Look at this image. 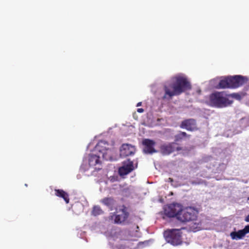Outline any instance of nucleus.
Instances as JSON below:
<instances>
[{"mask_svg":"<svg viewBox=\"0 0 249 249\" xmlns=\"http://www.w3.org/2000/svg\"><path fill=\"white\" fill-rule=\"evenodd\" d=\"M181 232L178 229H168L163 232L164 237L168 243L173 246L182 244Z\"/></svg>","mask_w":249,"mask_h":249,"instance_id":"4","label":"nucleus"},{"mask_svg":"<svg viewBox=\"0 0 249 249\" xmlns=\"http://www.w3.org/2000/svg\"><path fill=\"white\" fill-rule=\"evenodd\" d=\"M175 142L164 143L160 147V152L163 155H168L175 151H180L182 149L180 146H176Z\"/></svg>","mask_w":249,"mask_h":249,"instance_id":"7","label":"nucleus"},{"mask_svg":"<svg viewBox=\"0 0 249 249\" xmlns=\"http://www.w3.org/2000/svg\"><path fill=\"white\" fill-rule=\"evenodd\" d=\"M198 213V211L194 207H187L184 209L181 207L178 220L183 223L193 221L196 219Z\"/></svg>","mask_w":249,"mask_h":249,"instance_id":"3","label":"nucleus"},{"mask_svg":"<svg viewBox=\"0 0 249 249\" xmlns=\"http://www.w3.org/2000/svg\"><path fill=\"white\" fill-rule=\"evenodd\" d=\"M182 206L178 203H172L166 206L164 208V213L169 217H176L178 219V214L181 211Z\"/></svg>","mask_w":249,"mask_h":249,"instance_id":"6","label":"nucleus"},{"mask_svg":"<svg viewBox=\"0 0 249 249\" xmlns=\"http://www.w3.org/2000/svg\"><path fill=\"white\" fill-rule=\"evenodd\" d=\"M104 213L101 207L99 206H94L91 211L92 215L94 216H97L103 214Z\"/></svg>","mask_w":249,"mask_h":249,"instance_id":"20","label":"nucleus"},{"mask_svg":"<svg viewBox=\"0 0 249 249\" xmlns=\"http://www.w3.org/2000/svg\"><path fill=\"white\" fill-rule=\"evenodd\" d=\"M142 143L144 146L143 152L144 153L153 154L157 152L154 148L156 142L153 140L145 139L142 141Z\"/></svg>","mask_w":249,"mask_h":249,"instance_id":"11","label":"nucleus"},{"mask_svg":"<svg viewBox=\"0 0 249 249\" xmlns=\"http://www.w3.org/2000/svg\"><path fill=\"white\" fill-rule=\"evenodd\" d=\"M232 103L233 101L230 100L224 91L214 92L209 97V104L213 107L223 108L231 106Z\"/></svg>","mask_w":249,"mask_h":249,"instance_id":"2","label":"nucleus"},{"mask_svg":"<svg viewBox=\"0 0 249 249\" xmlns=\"http://www.w3.org/2000/svg\"><path fill=\"white\" fill-rule=\"evenodd\" d=\"M247 202L249 204V197L248 198Z\"/></svg>","mask_w":249,"mask_h":249,"instance_id":"29","label":"nucleus"},{"mask_svg":"<svg viewBox=\"0 0 249 249\" xmlns=\"http://www.w3.org/2000/svg\"><path fill=\"white\" fill-rule=\"evenodd\" d=\"M244 229L246 234L249 233V225L246 226Z\"/></svg>","mask_w":249,"mask_h":249,"instance_id":"22","label":"nucleus"},{"mask_svg":"<svg viewBox=\"0 0 249 249\" xmlns=\"http://www.w3.org/2000/svg\"><path fill=\"white\" fill-rule=\"evenodd\" d=\"M101 156L100 155H97L91 154L89 155V163L90 166H95L99 165L101 166V161L100 160Z\"/></svg>","mask_w":249,"mask_h":249,"instance_id":"14","label":"nucleus"},{"mask_svg":"<svg viewBox=\"0 0 249 249\" xmlns=\"http://www.w3.org/2000/svg\"><path fill=\"white\" fill-rule=\"evenodd\" d=\"M190 82L186 77L177 76L175 77V81L169 84L164 86L165 92L162 99H170L174 96H178L186 90L191 89Z\"/></svg>","mask_w":249,"mask_h":249,"instance_id":"1","label":"nucleus"},{"mask_svg":"<svg viewBox=\"0 0 249 249\" xmlns=\"http://www.w3.org/2000/svg\"><path fill=\"white\" fill-rule=\"evenodd\" d=\"M101 201L105 205L110 208L111 210H112V208L115 204V200L111 197L104 198Z\"/></svg>","mask_w":249,"mask_h":249,"instance_id":"18","label":"nucleus"},{"mask_svg":"<svg viewBox=\"0 0 249 249\" xmlns=\"http://www.w3.org/2000/svg\"><path fill=\"white\" fill-rule=\"evenodd\" d=\"M134 169L133 162L127 159L123 162V166L119 167L118 173L120 176L126 175Z\"/></svg>","mask_w":249,"mask_h":249,"instance_id":"8","label":"nucleus"},{"mask_svg":"<svg viewBox=\"0 0 249 249\" xmlns=\"http://www.w3.org/2000/svg\"><path fill=\"white\" fill-rule=\"evenodd\" d=\"M229 82L231 89H234L244 85L247 82V79L241 75H235L229 76Z\"/></svg>","mask_w":249,"mask_h":249,"instance_id":"9","label":"nucleus"},{"mask_svg":"<svg viewBox=\"0 0 249 249\" xmlns=\"http://www.w3.org/2000/svg\"><path fill=\"white\" fill-rule=\"evenodd\" d=\"M197 91L198 94H200L201 93V90L200 89H198Z\"/></svg>","mask_w":249,"mask_h":249,"instance_id":"28","label":"nucleus"},{"mask_svg":"<svg viewBox=\"0 0 249 249\" xmlns=\"http://www.w3.org/2000/svg\"><path fill=\"white\" fill-rule=\"evenodd\" d=\"M218 87L219 89H231L229 82V76L220 80Z\"/></svg>","mask_w":249,"mask_h":249,"instance_id":"19","label":"nucleus"},{"mask_svg":"<svg viewBox=\"0 0 249 249\" xmlns=\"http://www.w3.org/2000/svg\"><path fill=\"white\" fill-rule=\"evenodd\" d=\"M245 221L249 222V214H248L245 219Z\"/></svg>","mask_w":249,"mask_h":249,"instance_id":"24","label":"nucleus"},{"mask_svg":"<svg viewBox=\"0 0 249 249\" xmlns=\"http://www.w3.org/2000/svg\"><path fill=\"white\" fill-rule=\"evenodd\" d=\"M191 135L187 134L185 132L179 131L178 134L174 136L175 142H181L186 139H189Z\"/></svg>","mask_w":249,"mask_h":249,"instance_id":"16","label":"nucleus"},{"mask_svg":"<svg viewBox=\"0 0 249 249\" xmlns=\"http://www.w3.org/2000/svg\"><path fill=\"white\" fill-rule=\"evenodd\" d=\"M54 192L56 196L62 198L67 204L69 203V196L67 192L62 189H54Z\"/></svg>","mask_w":249,"mask_h":249,"instance_id":"15","label":"nucleus"},{"mask_svg":"<svg viewBox=\"0 0 249 249\" xmlns=\"http://www.w3.org/2000/svg\"><path fill=\"white\" fill-rule=\"evenodd\" d=\"M135 148L134 146L129 144H123L120 150V155L121 157H126L134 154L135 152Z\"/></svg>","mask_w":249,"mask_h":249,"instance_id":"13","label":"nucleus"},{"mask_svg":"<svg viewBox=\"0 0 249 249\" xmlns=\"http://www.w3.org/2000/svg\"><path fill=\"white\" fill-rule=\"evenodd\" d=\"M191 183H192V184L196 185V184H199V183H197V182H196V181H192L191 182Z\"/></svg>","mask_w":249,"mask_h":249,"instance_id":"25","label":"nucleus"},{"mask_svg":"<svg viewBox=\"0 0 249 249\" xmlns=\"http://www.w3.org/2000/svg\"><path fill=\"white\" fill-rule=\"evenodd\" d=\"M141 104H142V103L141 102H139L137 104V107H139V106H141Z\"/></svg>","mask_w":249,"mask_h":249,"instance_id":"27","label":"nucleus"},{"mask_svg":"<svg viewBox=\"0 0 249 249\" xmlns=\"http://www.w3.org/2000/svg\"><path fill=\"white\" fill-rule=\"evenodd\" d=\"M246 234L244 229L239 230L237 231H232L231 233L230 236L234 240L242 239Z\"/></svg>","mask_w":249,"mask_h":249,"instance_id":"17","label":"nucleus"},{"mask_svg":"<svg viewBox=\"0 0 249 249\" xmlns=\"http://www.w3.org/2000/svg\"><path fill=\"white\" fill-rule=\"evenodd\" d=\"M108 143L105 141H100L95 147V151L99 152L104 159H107L106 154L108 149Z\"/></svg>","mask_w":249,"mask_h":249,"instance_id":"12","label":"nucleus"},{"mask_svg":"<svg viewBox=\"0 0 249 249\" xmlns=\"http://www.w3.org/2000/svg\"><path fill=\"white\" fill-rule=\"evenodd\" d=\"M230 97L237 99H239L240 98V95L238 93H232L231 94H228V97L229 98Z\"/></svg>","mask_w":249,"mask_h":249,"instance_id":"21","label":"nucleus"},{"mask_svg":"<svg viewBox=\"0 0 249 249\" xmlns=\"http://www.w3.org/2000/svg\"><path fill=\"white\" fill-rule=\"evenodd\" d=\"M179 127L190 131L198 130L196 120L194 119H187L182 121L179 124Z\"/></svg>","mask_w":249,"mask_h":249,"instance_id":"10","label":"nucleus"},{"mask_svg":"<svg viewBox=\"0 0 249 249\" xmlns=\"http://www.w3.org/2000/svg\"><path fill=\"white\" fill-rule=\"evenodd\" d=\"M137 111L139 113H142L144 111V110L143 108H139L137 109Z\"/></svg>","mask_w":249,"mask_h":249,"instance_id":"23","label":"nucleus"},{"mask_svg":"<svg viewBox=\"0 0 249 249\" xmlns=\"http://www.w3.org/2000/svg\"><path fill=\"white\" fill-rule=\"evenodd\" d=\"M119 214H116L114 213L111 216V219H113L114 216V223L118 224H124L126 223L129 216V213L128 212L127 208L124 205H123L121 208L118 212Z\"/></svg>","mask_w":249,"mask_h":249,"instance_id":"5","label":"nucleus"},{"mask_svg":"<svg viewBox=\"0 0 249 249\" xmlns=\"http://www.w3.org/2000/svg\"><path fill=\"white\" fill-rule=\"evenodd\" d=\"M101 169V167H95V169L96 170H97V171H98V170H100Z\"/></svg>","mask_w":249,"mask_h":249,"instance_id":"26","label":"nucleus"}]
</instances>
